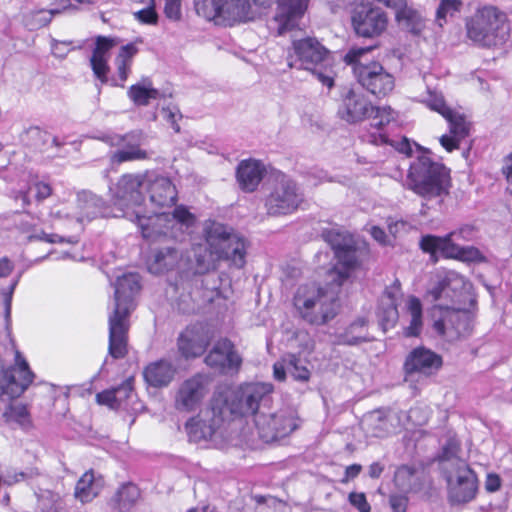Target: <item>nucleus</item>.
<instances>
[{
  "mask_svg": "<svg viewBox=\"0 0 512 512\" xmlns=\"http://www.w3.org/2000/svg\"><path fill=\"white\" fill-rule=\"evenodd\" d=\"M398 226L403 227V226H404V222H396L394 225H390V227H389L390 232H391V233H395V232L397 231V230H396V228H397Z\"/></svg>",
  "mask_w": 512,
  "mask_h": 512,
  "instance_id": "nucleus-62",
  "label": "nucleus"
},
{
  "mask_svg": "<svg viewBox=\"0 0 512 512\" xmlns=\"http://www.w3.org/2000/svg\"><path fill=\"white\" fill-rule=\"evenodd\" d=\"M348 500L359 512H370L371 510L364 493L351 492Z\"/></svg>",
  "mask_w": 512,
  "mask_h": 512,
  "instance_id": "nucleus-49",
  "label": "nucleus"
},
{
  "mask_svg": "<svg viewBox=\"0 0 512 512\" xmlns=\"http://www.w3.org/2000/svg\"><path fill=\"white\" fill-rule=\"evenodd\" d=\"M403 319L406 325L403 328V334L406 337H418L423 330V308L421 301L411 295L405 302Z\"/></svg>",
  "mask_w": 512,
  "mask_h": 512,
  "instance_id": "nucleus-31",
  "label": "nucleus"
},
{
  "mask_svg": "<svg viewBox=\"0 0 512 512\" xmlns=\"http://www.w3.org/2000/svg\"><path fill=\"white\" fill-rule=\"evenodd\" d=\"M382 305H386V307L381 308L378 313V317L383 331H387L388 329L395 326L399 315L396 304L394 300L390 298V296L387 297L386 302L382 300Z\"/></svg>",
  "mask_w": 512,
  "mask_h": 512,
  "instance_id": "nucleus-41",
  "label": "nucleus"
},
{
  "mask_svg": "<svg viewBox=\"0 0 512 512\" xmlns=\"http://www.w3.org/2000/svg\"><path fill=\"white\" fill-rule=\"evenodd\" d=\"M323 238L331 246L337 258L336 266L328 272L329 278L337 282V286H342L357 265L354 238L340 228L323 231Z\"/></svg>",
  "mask_w": 512,
  "mask_h": 512,
  "instance_id": "nucleus-14",
  "label": "nucleus"
},
{
  "mask_svg": "<svg viewBox=\"0 0 512 512\" xmlns=\"http://www.w3.org/2000/svg\"><path fill=\"white\" fill-rule=\"evenodd\" d=\"M103 141L111 146H117L120 149L116 151L111 160L114 163H122L127 161L143 160L148 158L146 150L142 149L145 143V136L142 131H132L124 136L106 135Z\"/></svg>",
  "mask_w": 512,
  "mask_h": 512,
  "instance_id": "nucleus-21",
  "label": "nucleus"
},
{
  "mask_svg": "<svg viewBox=\"0 0 512 512\" xmlns=\"http://www.w3.org/2000/svg\"><path fill=\"white\" fill-rule=\"evenodd\" d=\"M463 2L461 0H440L436 9L435 23L439 27L447 24L448 19L454 17L461 11Z\"/></svg>",
  "mask_w": 512,
  "mask_h": 512,
  "instance_id": "nucleus-40",
  "label": "nucleus"
},
{
  "mask_svg": "<svg viewBox=\"0 0 512 512\" xmlns=\"http://www.w3.org/2000/svg\"><path fill=\"white\" fill-rule=\"evenodd\" d=\"M501 486L500 477L496 474H488L486 478L485 487L489 492L497 491Z\"/></svg>",
  "mask_w": 512,
  "mask_h": 512,
  "instance_id": "nucleus-56",
  "label": "nucleus"
},
{
  "mask_svg": "<svg viewBox=\"0 0 512 512\" xmlns=\"http://www.w3.org/2000/svg\"><path fill=\"white\" fill-rule=\"evenodd\" d=\"M114 392L117 393V403L118 406L121 407L122 404L131 396L132 393V385L129 380L125 381L123 384L118 386L117 388H113Z\"/></svg>",
  "mask_w": 512,
  "mask_h": 512,
  "instance_id": "nucleus-53",
  "label": "nucleus"
},
{
  "mask_svg": "<svg viewBox=\"0 0 512 512\" xmlns=\"http://www.w3.org/2000/svg\"><path fill=\"white\" fill-rule=\"evenodd\" d=\"M117 393L113 389L105 390L96 395V400L101 405H106L111 409L119 408L117 403Z\"/></svg>",
  "mask_w": 512,
  "mask_h": 512,
  "instance_id": "nucleus-50",
  "label": "nucleus"
},
{
  "mask_svg": "<svg viewBox=\"0 0 512 512\" xmlns=\"http://www.w3.org/2000/svg\"><path fill=\"white\" fill-rule=\"evenodd\" d=\"M49 138V134L39 127H30L22 135V140L33 147L41 146Z\"/></svg>",
  "mask_w": 512,
  "mask_h": 512,
  "instance_id": "nucleus-43",
  "label": "nucleus"
},
{
  "mask_svg": "<svg viewBox=\"0 0 512 512\" xmlns=\"http://www.w3.org/2000/svg\"><path fill=\"white\" fill-rule=\"evenodd\" d=\"M471 289V283L462 275L455 271H445L436 276L434 285L428 290V296L433 301L450 300L453 304L459 301V298L468 293Z\"/></svg>",
  "mask_w": 512,
  "mask_h": 512,
  "instance_id": "nucleus-22",
  "label": "nucleus"
},
{
  "mask_svg": "<svg viewBox=\"0 0 512 512\" xmlns=\"http://www.w3.org/2000/svg\"><path fill=\"white\" fill-rule=\"evenodd\" d=\"M370 340L371 337L368 333L367 321L364 318H359L351 323L345 331L338 336V343L344 345H358Z\"/></svg>",
  "mask_w": 512,
  "mask_h": 512,
  "instance_id": "nucleus-39",
  "label": "nucleus"
},
{
  "mask_svg": "<svg viewBox=\"0 0 512 512\" xmlns=\"http://www.w3.org/2000/svg\"><path fill=\"white\" fill-rule=\"evenodd\" d=\"M442 366V358L424 347L413 349L406 357L404 370L406 375L415 373L431 375Z\"/></svg>",
  "mask_w": 512,
  "mask_h": 512,
  "instance_id": "nucleus-24",
  "label": "nucleus"
},
{
  "mask_svg": "<svg viewBox=\"0 0 512 512\" xmlns=\"http://www.w3.org/2000/svg\"><path fill=\"white\" fill-rule=\"evenodd\" d=\"M335 62L334 54L315 37L293 40L287 55L290 68L310 72L328 88L334 85Z\"/></svg>",
  "mask_w": 512,
  "mask_h": 512,
  "instance_id": "nucleus-7",
  "label": "nucleus"
},
{
  "mask_svg": "<svg viewBox=\"0 0 512 512\" xmlns=\"http://www.w3.org/2000/svg\"><path fill=\"white\" fill-rule=\"evenodd\" d=\"M8 421H14L21 426L29 424V414L27 408L22 404L11 405L5 412Z\"/></svg>",
  "mask_w": 512,
  "mask_h": 512,
  "instance_id": "nucleus-45",
  "label": "nucleus"
},
{
  "mask_svg": "<svg viewBox=\"0 0 512 512\" xmlns=\"http://www.w3.org/2000/svg\"><path fill=\"white\" fill-rule=\"evenodd\" d=\"M181 258L179 250L174 246H167L157 250L149 261V270L159 274L175 267Z\"/></svg>",
  "mask_w": 512,
  "mask_h": 512,
  "instance_id": "nucleus-38",
  "label": "nucleus"
},
{
  "mask_svg": "<svg viewBox=\"0 0 512 512\" xmlns=\"http://www.w3.org/2000/svg\"><path fill=\"white\" fill-rule=\"evenodd\" d=\"M13 269L11 261L7 257L0 259V277H7Z\"/></svg>",
  "mask_w": 512,
  "mask_h": 512,
  "instance_id": "nucleus-59",
  "label": "nucleus"
},
{
  "mask_svg": "<svg viewBox=\"0 0 512 512\" xmlns=\"http://www.w3.org/2000/svg\"><path fill=\"white\" fill-rule=\"evenodd\" d=\"M459 447L450 440L443 448L440 462L447 483L448 497L452 503H467L477 492V478L468 464L457 456Z\"/></svg>",
  "mask_w": 512,
  "mask_h": 512,
  "instance_id": "nucleus-10",
  "label": "nucleus"
},
{
  "mask_svg": "<svg viewBox=\"0 0 512 512\" xmlns=\"http://www.w3.org/2000/svg\"><path fill=\"white\" fill-rule=\"evenodd\" d=\"M289 373L297 381H308L310 371L304 361L294 354H288L273 365V376L278 381H284L286 373Z\"/></svg>",
  "mask_w": 512,
  "mask_h": 512,
  "instance_id": "nucleus-30",
  "label": "nucleus"
},
{
  "mask_svg": "<svg viewBox=\"0 0 512 512\" xmlns=\"http://www.w3.org/2000/svg\"><path fill=\"white\" fill-rule=\"evenodd\" d=\"M203 235L208 255L197 258L201 271L215 270L220 261L228 262L235 268L244 267L248 247L244 237L232 228L216 221L205 223Z\"/></svg>",
  "mask_w": 512,
  "mask_h": 512,
  "instance_id": "nucleus-5",
  "label": "nucleus"
},
{
  "mask_svg": "<svg viewBox=\"0 0 512 512\" xmlns=\"http://www.w3.org/2000/svg\"><path fill=\"white\" fill-rule=\"evenodd\" d=\"M145 381L153 387L167 386L175 377L176 368L166 360H160L149 364L144 372Z\"/></svg>",
  "mask_w": 512,
  "mask_h": 512,
  "instance_id": "nucleus-33",
  "label": "nucleus"
},
{
  "mask_svg": "<svg viewBox=\"0 0 512 512\" xmlns=\"http://www.w3.org/2000/svg\"><path fill=\"white\" fill-rule=\"evenodd\" d=\"M362 467L358 464L350 465L345 470V477L341 480L342 483H347L350 479L356 478L361 472Z\"/></svg>",
  "mask_w": 512,
  "mask_h": 512,
  "instance_id": "nucleus-58",
  "label": "nucleus"
},
{
  "mask_svg": "<svg viewBox=\"0 0 512 512\" xmlns=\"http://www.w3.org/2000/svg\"><path fill=\"white\" fill-rule=\"evenodd\" d=\"M502 171L507 180L512 182V153L506 157Z\"/></svg>",
  "mask_w": 512,
  "mask_h": 512,
  "instance_id": "nucleus-60",
  "label": "nucleus"
},
{
  "mask_svg": "<svg viewBox=\"0 0 512 512\" xmlns=\"http://www.w3.org/2000/svg\"><path fill=\"white\" fill-rule=\"evenodd\" d=\"M101 488L102 480L96 478L93 471H88L76 483L74 496L81 503H88L100 493Z\"/></svg>",
  "mask_w": 512,
  "mask_h": 512,
  "instance_id": "nucleus-37",
  "label": "nucleus"
},
{
  "mask_svg": "<svg viewBox=\"0 0 512 512\" xmlns=\"http://www.w3.org/2000/svg\"><path fill=\"white\" fill-rule=\"evenodd\" d=\"M206 364L222 374L237 373L242 364V358L233 343L219 339L205 358Z\"/></svg>",
  "mask_w": 512,
  "mask_h": 512,
  "instance_id": "nucleus-23",
  "label": "nucleus"
},
{
  "mask_svg": "<svg viewBox=\"0 0 512 512\" xmlns=\"http://www.w3.org/2000/svg\"><path fill=\"white\" fill-rule=\"evenodd\" d=\"M35 191L37 199L43 200L51 195L52 189L47 183L38 182L35 184Z\"/></svg>",
  "mask_w": 512,
  "mask_h": 512,
  "instance_id": "nucleus-55",
  "label": "nucleus"
},
{
  "mask_svg": "<svg viewBox=\"0 0 512 512\" xmlns=\"http://www.w3.org/2000/svg\"><path fill=\"white\" fill-rule=\"evenodd\" d=\"M337 282L328 277L330 290H324L315 282L301 284L297 287L293 305L302 319L314 325H323L337 314L335 288Z\"/></svg>",
  "mask_w": 512,
  "mask_h": 512,
  "instance_id": "nucleus-8",
  "label": "nucleus"
},
{
  "mask_svg": "<svg viewBox=\"0 0 512 512\" xmlns=\"http://www.w3.org/2000/svg\"><path fill=\"white\" fill-rule=\"evenodd\" d=\"M209 392V378L203 374H196L178 385L174 396V407L179 412H193L201 407Z\"/></svg>",
  "mask_w": 512,
  "mask_h": 512,
  "instance_id": "nucleus-20",
  "label": "nucleus"
},
{
  "mask_svg": "<svg viewBox=\"0 0 512 512\" xmlns=\"http://www.w3.org/2000/svg\"><path fill=\"white\" fill-rule=\"evenodd\" d=\"M399 425L397 416L384 410H376L368 413L362 420L363 429L373 437H385L393 433Z\"/></svg>",
  "mask_w": 512,
  "mask_h": 512,
  "instance_id": "nucleus-27",
  "label": "nucleus"
},
{
  "mask_svg": "<svg viewBox=\"0 0 512 512\" xmlns=\"http://www.w3.org/2000/svg\"><path fill=\"white\" fill-rule=\"evenodd\" d=\"M127 96L136 106H148L151 101L159 99L161 93L150 78L144 77L128 88Z\"/></svg>",
  "mask_w": 512,
  "mask_h": 512,
  "instance_id": "nucleus-34",
  "label": "nucleus"
},
{
  "mask_svg": "<svg viewBox=\"0 0 512 512\" xmlns=\"http://www.w3.org/2000/svg\"><path fill=\"white\" fill-rule=\"evenodd\" d=\"M371 51V48H352L345 55L344 60L353 66V72L363 88L376 97H385L395 87V77L379 62L364 64L362 57Z\"/></svg>",
  "mask_w": 512,
  "mask_h": 512,
  "instance_id": "nucleus-13",
  "label": "nucleus"
},
{
  "mask_svg": "<svg viewBox=\"0 0 512 512\" xmlns=\"http://www.w3.org/2000/svg\"><path fill=\"white\" fill-rule=\"evenodd\" d=\"M274 0H253L255 5L267 7ZM277 8L274 21L278 25V34L292 30L304 15L309 0H275ZM199 16L217 25L233 26L252 20L254 13L250 0H194Z\"/></svg>",
  "mask_w": 512,
  "mask_h": 512,
  "instance_id": "nucleus-3",
  "label": "nucleus"
},
{
  "mask_svg": "<svg viewBox=\"0 0 512 512\" xmlns=\"http://www.w3.org/2000/svg\"><path fill=\"white\" fill-rule=\"evenodd\" d=\"M360 0L353 10L352 25L355 32L366 38H373L382 35L389 23L388 14L380 7Z\"/></svg>",
  "mask_w": 512,
  "mask_h": 512,
  "instance_id": "nucleus-17",
  "label": "nucleus"
},
{
  "mask_svg": "<svg viewBox=\"0 0 512 512\" xmlns=\"http://www.w3.org/2000/svg\"><path fill=\"white\" fill-rule=\"evenodd\" d=\"M373 114V120L371 126L375 131L372 133H383L382 128L389 124L394 118L395 113L390 107H374V111L370 112V115ZM370 132H368L369 134ZM367 135V133L365 134Z\"/></svg>",
  "mask_w": 512,
  "mask_h": 512,
  "instance_id": "nucleus-42",
  "label": "nucleus"
},
{
  "mask_svg": "<svg viewBox=\"0 0 512 512\" xmlns=\"http://www.w3.org/2000/svg\"><path fill=\"white\" fill-rule=\"evenodd\" d=\"M112 202L118 213L136 223L143 238L158 241L161 238L178 239L196 223V216L184 205L176 206L171 213H146L143 206L144 192L154 209L172 207L177 201V190L170 178L154 172L125 174L116 186L110 188Z\"/></svg>",
  "mask_w": 512,
  "mask_h": 512,
  "instance_id": "nucleus-1",
  "label": "nucleus"
},
{
  "mask_svg": "<svg viewBox=\"0 0 512 512\" xmlns=\"http://www.w3.org/2000/svg\"><path fill=\"white\" fill-rule=\"evenodd\" d=\"M31 240H39V241H45L48 243H68V244H76L78 243L79 239L77 236H69V237H63L55 233H36L34 235L30 236Z\"/></svg>",
  "mask_w": 512,
  "mask_h": 512,
  "instance_id": "nucleus-46",
  "label": "nucleus"
},
{
  "mask_svg": "<svg viewBox=\"0 0 512 512\" xmlns=\"http://www.w3.org/2000/svg\"><path fill=\"white\" fill-rule=\"evenodd\" d=\"M140 497V489L135 484L125 483L117 489L111 498V504L119 512H130Z\"/></svg>",
  "mask_w": 512,
  "mask_h": 512,
  "instance_id": "nucleus-36",
  "label": "nucleus"
},
{
  "mask_svg": "<svg viewBox=\"0 0 512 512\" xmlns=\"http://www.w3.org/2000/svg\"><path fill=\"white\" fill-rule=\"evenodd\" d=\"M369 233L380 244H383V245L386 244L387 235L382 228H380L378 226H371L369 229Z\"/></svg>",
  "mask_w": 512,
  "mask_h": 512,
  "instance_id": "nucleus-57",
  "label": "nucleus"
},
{
  "mask_svg": "<svg viewBox=\"0 0 512 512\" xmlns=\"http://www.w3.org/2000/svg\"><path fill=\"white\" fill-rule=\"evenodd\" d=\"M373 111L374 106L362 93L350 90L344 96L338 114L346 122L357 123L364 120Z\"/></svg>",
  "mask_w": 512,
  "mask_h": 512,
  "instance_id": "nucleus-25",
  "label": "nucleus"
},
{
  "mask_svg": "<svg viewBox=\"0 0 512 512\" xmlns=\"http://www.w3.org/2000/svg\"><path fill=\"white\" fill-rule=\"evenodd\" d=\"M272 391L273 386L270 383L242 385L231 407L232 413L254 416L258 435L265 442L288 436L299 427V418L294 408L268 407Z\"/></svg>",
  "mask_w": 512,
  "mask_h": 512,
  "instance_id": "nucleus-2",
  "label": "nucleus"
},
{
  "mask_svg": "<svg viewBox=\"0 0 512 512\" xmlns=\"http://www.w3.org/2000/svg\"><path fill=\"white\" fill-rule=\"evenodd\" d=\"M389 502L393 512H406L408 503L406 496L397 494L391 495Z\"/></svg>",
  "mask_w": 512,
  "mask_h": 512,
  "instance_id": "nucleus-54",
  "label": "nucleus"
},
{
  "mask_svg": "<svg viewBox=\"0 0 512 512\" xmlns=\"http://www.w3.org/2000/svg\"><path fill=\"white\" fill-rule=\"evenodd\" d=\"M133 15L136 20L143 24H156L158 15L155 11L154 0H150L146 8L134 12Z\"/></svg>",
  "mask_w": 512,
  "mask_h": 512,
  "instance_id": "nucleus-47",
  "label": "nucleus"
},
{
  "mask_svg": "<svg viewBox=\"0 0 512 512\" xmlns=\"http://www.w3.org/2000/svg\"><path fill=\"white\" fill-rule=\"evenodd\" d=\"M137 53L138 47L135 43H128L120 48L114 59L116 77L110 80L112 86L121 88L125 86V82L131 73L133 58Z\"/></svg>",
  "mask_w": 512,
  "mask_h": 512,
  "instance_id": "nucleus-32",
  "label": "nucleus"
},
{
  "mask_svg": "<svg viewBox=\"0 0 512 512\" xmlns=\"http://www.w3.org/2000/svg\"><path fill=\"white\" fill-rule=\"evenodd\" d=\"M420 102L448 121L451 135L441 136L440 143L448 152L457 149L459 142L468 135L469 127L465 117L447 105L440 91L428 88L421 95Z\"/></svg>",
  "mask_w": 512,
  "mask_h": 512,
  "instance_id": "nucleus-15",
  "label": "nucleus"
},
{
  "mask_svg": "<svg viewBox=\"0 0 512 512\" xmlns=\"http://www.w3.org/2000/svg\"><path fill=\"white\" fill-rule=\"evenodd\" d=\"M70 257H71V255L68 252H64V253H62L60 258L61 259H66V258H70Z\"/></svg>",
  "mask_w": 512,
  "mask_h": 512,
  "instance_id": "nucleus-63",
  "label": "nucleus"
},
{
  "mask_svg": "<svg viewBox=\"0 0 512 512\" xmlns=\"http://www.w3.org/2000/svg\"><path fill=\"white\" fill-rule=\"evenodd\" d=\"M266 172L264 164L256 159L242 160L236 170L239 187L245 192H253Z\"/></svg>",
  "mask_w": 512,
  "mask_h": 512,
  "instance_id": "nucleus-29",
  "label": "nucleus"
},
{
  "mask_svg": "<svg viewBox=\"0 0 512 512\" xmlns=\"http://www.w3.org/2000/svg\"><path fill=\"white\" fill-rule=\"evenodd\" d=\"M118 44V40L112 37L98 36L96 46L90 59L91 67L96 78L105 84L108 82L109 51Z\"/></svg>",
  "mask_w": 512,
  "mask_h": 512,
  "instance_id": "nucleus-28",
  "label": "nucleus"
},
{
  "mask_svg": "<svg viewBox=\"0 0 512 512\" xmlns=\"http://www.w3.org/2000/svg\"><path fill=\"white\" fill-rule=\"evenodd\" d=\"M362 138L374 145H390L406 156L412 155L414 146L420 152V155L410 164L406 180L407 187L428 200L441 198L449 193V171L443 164L432 161L416 143H411L406 137L389 139L384 133H369L362 135Z\"/></svg>",
  "mask_w": 512,
  "mask_h": 512,
  "instance_id": "nucleus-4",
  "label": "nucleus"
},
{
  "mask_svg": "<svg viewBox=\"0 0 512 512\" xmlns=\"http://www.w3.org/2000/svg\"><path fill=\"white\" fill-rule=\"evenodd\" d=\"M432 329L446 341H455L470 333L471 316L466 310L439 303L432 308Z\"/></svg>",
  "mask_w": 512,
  "mask_h": 512,
  "instance_id": "nucleus-16",
  "label": "nucleus"
},
{
  "mask_svg": "<svg viewBox=\"0 0 512 512\" xmlns=\"http://www.w3.org/2000/svg\"><path fill=\"white\" fill-rule=\"evenodd\" d=\"M209 340L201 325L187 327L178 337V349L183 357L201 356L208 346Z\"/></svg>",
  "mask_w": 512,
  "mask_h": 512,
  "instance_id": "nucleus-26",
  "label": "nucleus"
},
{
  "mask_svg": "<svg viewBox=\"0 0 512 512\" xmlns=\"http://www.w3.org/2000/svg\"><path fill=\"white\" fill-rule=\"evenodd\" d=\"M466 37L484 48L502 47L510 38L506 16L496 7H479L465 20Z\"/></svg>",
  "mask_w": 512,
  "mask_h": 512,
  "instance_id": "nucleus-9",
  "label": "nucleus"
},
{
  "mask_svg": "<svg viewBox=\"0 0 512 512\" xmlns=\"http://www.w3.org/2000/svg\"><path fill=\"white\" fill-rule=\"evenodd\" d=\"M383 469H384V468H383V466H382L380 463H378V462H374V463H372V464L369 466V471H368L369 476H370L371 478H379V477H380V475H381V474H382V472H383Z\"/></svg>",
  "mask_w": 512,
  "mask_h": 512,
  "instance_id": "nucleus-61",
  "label": "nucleus"
},
{
  "mask_svg": "<svg viewBox=\"0 0 512 512\" xmlns=\"http://www.w3.org/2000/svg\"><path fill=\"white\" fill-rule=\"evenodd\" d=\"M165 15L171 20H179L181 17V0H166Z\"/></svg>",
  "mask_w": 512,
  "mask_h": 512,
  "instance_id": "nucleus-52",
  "label": "nucleus"
},
{
  "mask_svg": "<svg viewBox=\"0 0 512 512\" xmlns=\"http://www.w3.org/2000/svg\"><path fill=\"white\" fill-rule=\"evenodd\" d=\"M22 199H23V202H24L25 205L29 204L28 196L26 194H23Z\"/></svg>",
  "mask_w": 512,
  "mask_h": 512,
  "instance_id": "nucleus-64",
  "label": "nucleus"
},
{
  "mask_svg": "<svg viewBox=\"0 0 512 512\" xmlns=\"http://www.w3.org/2000/svg\"><path fill=\"white\" fill-rule=\"evenodd\" d=\"M112 203L113 211H107V207L101 198L91 192L83 191L75 199L55 204L50 210L53 221L63 223L71 230L81 231L85 221H90L98 216H114L118 213Z\"/></svg>",
  "mask_w": 512,
  "mask_h": 512,
  "instance_id": "nucleus-11",
  "label": "nucleus"
},
{
  "mask_svg": "<svg viewBox=\"0 0 512 512\" xmlns=\"http://www.w3.org/2000/svg\"><path fill=\"white\" fill-rule=\"evenodd\" d=\"M395 21L398 25L411 34L419 35L426 28V19L411 6H404L395 13Z\"/></svg>",
  "mask_w": 512,
  "mask_h": 512,
  "instance_id": "nucleus-35",
  "label": "nucleus"
},
{
  "mask_svg": "<svg viewBox=\"0 0 512 512\" xmlns=\"http://www.w3.org/2000/svg\"><path fill=\"white\" fill-rule=\"evenodd\" d=\"M413 476L414 471L412 468L408 466H401L395 472L394 482L399 489L407 492L411 489Z\"/></svg>",
  "mask_w": 512,
  "mask_h": 512,
  "instance_id": "nucleus-44",
  "label": "nucleus"
},
{
  "mask_svg": "<svg viewBox=\"0 0 512 512\" xmlns=\"http://www.w3.org/2000/svg\"><path fill=\"white\" fill-rule=\"evenodd\" d=\"M429 412L426 408L416 406L410 409L408 418L415 425H423L428 421Z\"/></svg>",
  "mask_w": 512,
  "mask_h": 512,
  "instance_id": "nucleus-51",
  "label": "nucleus"
},
{
  "mask_svg": "<svg viewBox=\"0 0 512 512\" xmlns=\"http://www.w3.org/2000/svg\"><path fill=\"white\" fill-rule=\"evenodd\" d=\"M226 403L219 404L214 399L210 409L201 411L197 416L191 417L185 424V430L191 442L210 444L221 448L228 441L225 428L224 413Z\"/></svg>",
  "mask_w": 512,
  "mask_h": 512,
  "instance_id": "nucleus-12",
  "label": "nucleus"
},
{
  "mask_svg": "<svg viewBox=\"0 0 512 512\" xmlns=\"http://www.w3.org/2000/svg\"><path fill=\"white\" fill-rule=\"evenodd\" d=\"M140 290V276L127 273L117 277L113 308L108 316L109 354L113 358H123L127 353L129 316L135 307L134 297Z\"/></svg>",
  "mask_w": 512,
  "mask_h": 512,
  "instance_id": "nucleus-6",
  "label": "nucleus"
},
{
  "mask_svg": "<svg viewBox=\"0 0 512 512\" xmlns=\"http://www.w3.org/2000/svg\"><path fill=\"white\" fill-rule=\"evenodd\" d=\"M301 202L302 194L295 182L282 175L267 196L265 206L269 215L278 216L294 212Z\"/></svg>",
  "mask_w": 512,
  "mask_h": 512,
  "instance_id": "nucleus-19",
  "label": "nucleus"
},
{
  "mask_svg": "<svg viewBox=\"0 0 512 512\" xmlns=\"http://www.w3.org/2000/svg\"><path fill=\"white\" fill-rule=\"evenodd\" d=\"M162 117L165 121H167L175 132L180 131V126L177 121L181 118V114L176 107H164L162 108Z\"/></svg>",
  "mask_w": 512,
  "mask_h": 512,
  "instance_id": "nucleus-48",
  "label": "nucleus"
},
{
  "mask_svg": "<svg viewBox=\"0 0 512 512\" xmlns=\"http://www.w3.org/2000/svg\"><path fill=\"white\" fill-rule=\"evenodd\" d=\"M459 234L458 232H451L444 237L426 235L421 238L420 247L424 252L430 253L432 256L440 253L446 258L467 262L479 261L482 256L478 249L470 246L461 247L454 243V239H456Z\"/></svg>",
  "mask_w": 512,
  "mask_h": 512,
  "instance_id": "nucleus-18",
  "label": "nucleus"
}]
</instances>
